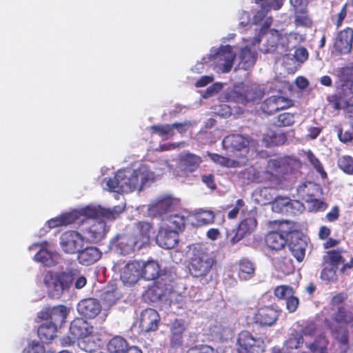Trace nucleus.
<instances>
[{
	"instance_id": "19",
	"label": "nucleus",
	"mask_w": 353,
	"mask_h": 353,
	"mask_svg": "<svg viewBox=\"0 0 353 353\" xmlns=\"http://www.w3.org/2000/svg\"><path fill=\"white\" fill-rule=\"evenodd\" d=\"M177 203L178 201L176 199L170 196H161L149 205V212L152 216L161 215L171 210Z\"/></svg>"
},
{
	"instance_id": "7",
	"label": "nucleus",
	"mask_w": 353,
	"mask_h": 353,
	"mask_svg": "<svg viewBox=\"0 0 353 353\" xmlns=\"http://www.w3.org/2000/svg\"><path fill=\"white\" fill-rule=\"evenodd\" d=\"M283 160L270 159L267 165L266 170H257L251 168L248 171V179L256 182L270 181L272 185H276L283 173Z\"/></svg>"
},
{
	"instance_id": "51",
	"label": "nucleus",
	"mask_w": 353,
	"mask_h": 353,
	"mask_svg": "<svg viewBox=\"0 0 353 353\" xmlns=\"http://www.w3.org/2000/svg\"><path fill=\"white\" fill-rule=\"evenodd\" d=\"M339 168L348 174H353V159L349 156H343L339 159Z\"/></svg>"
},
{
	"instance_id": "47",
	"label": "nucleus",
	"mask_w": 353,
	"mask_h": 353,
	"mask_svg": "<svg viewBox=\"0 0 353 353\" xmlns=\"http://www.w3.org/2000/svg\"><path fill=\"white\" fill-rule=\"evenodd\" d=\"M323 262L330 266H334L338 268L339 263L343 262L341 252L338 250L329 251L323 256Z\"/></svg>"
},
{
	"instance_id": "29",
	"label": "nucleus",
	"mask_w": 353,
	"mask_h": 353,
	"mask_svg": "<svg viewBox=\"0 0 353 353\" xmlns=\"http://www.w3.org/2000/svg\"><path fill=\"white\" fill-rule=\"evenodd\" d=\"M335 75L341 81L342 90L345 89L350 94H353V67L338 68L334 71Z\"/></svg>"
},
{
	"instance_id": "6",
	"label": "nucleus",
	"mask_w": 353,
	"mask_h": 353,
	"mask_svg": "<svg viewBox=\"0 0 353 353\" xmlns=\"http://www.w3.org/2000/svg\"><path fill=\"white\" fill-rule=\"evenodd\" d=\"M236 54L234 48L230 45L213 48L208 57H204V63L212 62L214 69L222 73L230 72L234 65Z\"/></svg>"
},
{
	"instance_id": "53",
	"label": "nucleus",
	"mask_w": 353,
	"mask_h": 353,
	"mask_svg": "<svg viewBox=\"0 0 353 353\" xmlns=\"http://www.w3.org/2000/svg\"><path fill=\"white\" fill-rule=\"evenodd\" d=\"M276 97L273 96L267 99L262 104L261 109L263 112L272 114L277 111Z\"/></svg>"
},
{
	"instance_id": "5",
	"label": "nucleus",
	"mask_w": 353,
	"mask_h": 353,
	"mask_svg": "<svg viewBox=\"0 0 353 353\" xmlns=\"http://www.w3.org/2000/svg\"><path fill=\"white\" fill-rule=\"evenodd\" d=\"M352 325L353 313L339 307L338 312L334 316L329 326L341 345V353H345L347 350V329L348 326Z\"/></svg>"
},
{
	"instance_id": "55",
	"label": "nucleus",
	"mask_w": 353,
	"mask_h": 353,
	"mask_svg": "<svg viewBox=\"0 0 353 353\" xmlns=\"http://www.w3.org/2000/svg\"><path fill=\"white\" fill-rule=\"evenodd\" d=\"M294 294L292 288L288 285H280L275 288L274 295L280 299H287L291 295Z\"/></svg>"
},
{
	"instance_id": "46",
	"label": "nucleus",
	"mask_w": 353,
	"mask_h": 353,
	"mask_svg": "<svg viewBox=\"0 0 353 353\" xmlns=\"http://www.w3.org/2000/svg\"><path fill=\"white\" fill-rule=\"evenodd\" d=\"M343 96L338 102V105L343 109L350 117L353 118V94H350L345 89L343 90Z\"/></svg>"
},
{
	"instance_id": "39",
	"label": "nucleus",
	"mask_w": 353,
	"mask_h": 353,
	"mask_svg": "<svg viewBox=\"0 0 353 353\" xmlns=\"http://www.w3.org/2000/svg\"><path fill=\"white\" fill-rule=\"evenodd\" d=\"M57 326L48 321L42 323L38 328V336L44 343H48L55 336Z\"/></svg>"
},
{
	"instance_id": "52",
	"label": "nucleus",
	"mask_w": 353,
	"mask_h": 353,
	"mask_svg": "<svg viewBox=\"0 0 353 353\" xmlns=\"http://www.w3.org/2000/svg\"><path fill=\"white\" fill-rule=\"evenodd\" d=\"M338 268L334 266H330L328 264H325L323 262V268L321 274V278L323 280L331 281L336 279V272Z\"/></svg>"
},
{
	"instance_id": "45",
	"label": "nucleus",
	"mask_w": 353,
	"mask_h": 353,
	"mask_svg": "<svg viewBox=\"0 0 353 353\" xmlns=\"http://www.w3.org/2000/svg\"><path fill=\"white\" fill-rule=\"evenodd\" d=\"M152 132L159 135L163 140L170 139L174 135V126L170 124L155 125L150 127Z\"/></svg>"
},
{
	"instance_id": "13",
	"label": "nucleus",
	"mask_w": 353,
	"mask_h": 353,
	"mask_svg": "<svg viewBox=\"0 0 353 353\" xmlns=\"http://www.w3.org/2000/svg\"><path fill=\"white\" fill-rule=\"evenodd\" d=\"M48 247V243L46 241H43L32 244L29 247V250H32L39 248V251L34 256V260L46 266H54L58 263L60 254L57 252L50 251Z\"/></svg>"
},
{
	"instance_id": "56",
	"label": "nucleus",
	"mask_w": 353,
	"mask_h": 353,
	"mask_svg": "<svg viewBox=\"0 0 353 353\" xmlns=\"http://www.w3.org/2000/svg\"><path fill=\"white\" fill-rule=\"evenodd\" d=\"M187 353H219V351L208 345H199L190 347Z\"/></svg>"
},
{
	"instance_id": "34",
	"label": "nucleus",
	"mask_w": 353,
	"mask_h": 353,
	"mask_svg": "<svg viewBox=\"0 0 353 353\" xmlns=\"http://www.w3.org/2000/svg\"><path fill=\"white\" fill-rule=\"evenodd\" d=\"M238 276L242 281H248L254 276V264L245 259H241L238 263Z\"/></svg>"
},
{
	"instance_id": "60",
	"label": "nucleus",
	"mask_w": 353,
	"mask_h": 353,
	"mask_svg": "<svg viewBox=\"0 0 353 353\" xmlns=\"http://www.w3.org/2000/svg\"><path fill=\"white\" fill-rule=\"evenodd\" d=\"M294 56L297 61L303 63L307 59L308 53L305 48H299L295 50Z\"/></svg>"
},
{
	"instance_id": "22",
	"label": "nucleus",
	"mask_w": 353,
	"mask_h": 353,
	"mask_svg": "<svg viewBox=\"0 0 353 353\" xmlns=\"http://www.w3.org/2000/svg\"><path fill=\"white\" fill-rule=\"evenodd\" d=\"M79 313L88 319L96 317L101 310V306L98 300L86 299L81 301L77 305Z\"/></svg>"
},
{
	"instance_id": "44",
	"label": "nucleus",
	"mask_w": 353,
	"mask_h": 353,
	"mask_svg": "<svg viewBox=\"0 0 353 353\" xmlns=\"http://www.w3.org/2000/svg\"><path fill=\"white\" fill-rule=\"evenodd\" d=\"M185 330L181 321L175 320L171 327V343L174 345H180L182 343V334Z\"/></svg>"
},
{
	"instance_id": "9",
	"label": "nucleus",
	"mask_w": 353,
	"mask_h": 353,
	"mask_svg": "<svg viewBox=\"0 0 353 353\" xmlns=\"http://www.w3.org/2000/svg\"><path fill=\"white\" fill-rule=\"evenodd\" d=\"M267 43L263 50L265 52H276L280 54L285 53L294 47L292 34L281 35L277 30H271L265 33Z\"/></svg>"
},
{
	"instance_id": "35",
	"label": "nucleus",
	"mask_w": 353,
	"mask_h": 353,
	"mask_svg": "<svg viewBox=\"0 0 353 353\" xmlns=\"http://www.w3.org/2000/svg\"><path fill=\"white\" fill-rule=\"evenodd\" d=\"M285 141V133L281 130L274 131L270 129L267 130L263 138V141L266 146L283 145Z\"/></svg>"
},
{
	"instance_id": "26",
	"label": "nucleus",
	"mask_w": 353,
	"mask_h": 353,
	"mask_svg": "<svg viewBox=\"0 0 353 353\" xmlns=\"http://www.w3.org/2000/svg\"><path fill=\"white\" fill-rule=\"evenodd\" d=\"M101 255L102 252L97 247L84 246L77 254V260L83 265H90L98 261Z\"/></svg>"
},
{
	"instance_id": "3",
	"label": "nucleus",
	"mask_w": 353,
	"mask_h": 353,
	"mask_svg": "<svg viewBox=\"0 0 353 353\" xmlns=\"http://www.w3.org/2000/svg\"><path fill=\"white\" fill-rule=\"evenodd\" d=\"M43 281L49 296L55 299L68 292L73 281L77 289L83 288L87 283L86 278L80 275L78 269L75 268L67 269L61 272H48Z\"/></svg>"
},
{
	"instance_id": "17",
	"label": "nucleus",
	"mask_w": 353,
	"mask_h": 353,
	"mask_svg": "<svg viewBox=\"0 0 353 353\" xmlns=\"http://www.w3.org/2000/svg\"><path fill=\"white\" fill-rule=\"evenodd\" d=\"M260 41V36L256 37L251 42L247 41L245 46L241 49L239 57L240 59L239 67L242 69L248 70L254 65L256 57L253 47Z\"/></svg>"
},
{
	"instance_id": "33",
	"label": "nucleus",
	"mask_w": 353,
	"mask_h": 353,
	"mask_svg": "<svg viewBox=\"0 0 353 353\" xmlns=\"http://www.w3.org/2000/svg\"><path fill=\"white\" fill-rule=\"evenodd\" d=\"M152 232V227L149 223L139 222L137 224L134 236L138 241L139 249L149 242Z\"/></svg>"
},
{
	"instance_id": "28",
	"label": "nucleus",
	"mask_w": 353,
	"mask_h": 353,
	"mask_svg": "<svg viewBox=\"0 0 353 353\" xmlns=\"http://www.w3.org/2000/svg\"><path fill=\"white\" fill-rule=\"evenodd\" d=\"M108 231L103 221H95L86 230L88 242L96 243L101 241Z\"/></svg>"
},
{
	"instance_id": "61",
	"label": "nucleus",
	"mask_w": 353,
	"mask_h": 353,
	"mask_svg": "<svg viewBox=\"0 0 353 353\" xmlns=\"http://www.w3.org/2000/svg\"><path fill=\"white\" fill-rule=\"evenodd\" d=\"M276 108L277 111L279 110L288 108L292 105V101L283 97L276 96Z\"/></svg>"
},
{
	"instance_id": "57",
	"label": "nucleus",
	"mask_w": 353,
	"mask_h": 353,
	"mask_svg": "<svg viewBox=\"0 0 353 353\" xmlns=\"http://www.w3.org/2000/svg\"><path fill=\"white\" fill-rule=\"evenodd\" d=\"M294 122V114L290 112H284L278 116V123L280 126H289Z\"/></svg>"
},
{
	"instance_id": "59",
	"label": "nucleus",
	"mask_w": 353,
	"mask_h": 353,
	"mask_svg": "<svg viewBox=\"0 0 353 353\" xmlns=\"http://www.w3.org/2000/svg\"><path fill=\"white\" fill-rule=\"evenodd\" d=\"M299 301L294 294L286 299V308L290 312H294L297 309Z\"/></svg>"
},
{
	"instance_id": "24",
	"label": "nucleus",
	"mask_w": 353,
	"mask_h": 353,
	"mask_svg": "<svg viewBox=\"0 0 353 353\" xmlns=\"http://www.w3.org/2000/svg\"><path fill=\"white\" fill-rule=\"evenodd\" d=\"M223 147L230 152L241 151L246 150L250 142L247 137L240 134H232L227 136L223 140Z\"/></svg>"
},
{
	"instance_id": "10",
	"label": "nucleus",
	"mask_w": 353,
	"mask_h": 353,
	"mask_svg": "<svg viewBox=\"0 0 353 353\" xmlns=\"http://www.w3.org/2000/svg\"><path fill=\"white\" fill-rule=\"evenodd\" d=\"M88 239L76 230H68L61 234L59 237V245L61 250L66 254H77Z\"/></svg>"
},
{
	"instance_id": "30",
	"label": "nucleus",
	"mask_w": 353,
	"mask_h": 353,
	"mask_svg": "<svg viewBox=\"0 0 353 353\" xmlns=\"http://www.w3.org/2000/svg\"><path fill=\"white\" fill-rule=\"evenodd\" d=\"M278 312L271 307L260 308L255 316V321L261 325L271 326L277 320Z\"/></svg>"
},
{
	"instance_id": "58",
	"label": "nucleus",
	"mask_w": 353,
	"mask_h": 353,
	"mask_svg": "<svg viewBox=\"0 0 353 353\" xmlns=\"http://www.w3.org/2000/svg\"><path fill=\"white\" fill-rule=\"evenodd\" d=\"M23 353H45V350L39 342L32 341L24 349Z\"/></svg>"
},
{
	"instance_id": "40",
	"label": "nucleus",
	"mask_w": 353,
	"mask_h": 353,
	"mask_svg": "<svg viewBox=\"0 0 353 353\" xmlns=\"http://www.w3.org/2000/svg\"><path fill=\"white\" fill-rule=\"evenodd\" d=\"M128 344L121 336H116L112 338L107 345L110 353H125Z\"/></svg>"
},
{
	"instance_id": "54",
	"label": "nucleus",
	"mask_w": 353,
	"mask_h": 353,
	"mask_svg": "<svg viewBox=\"0 0 353 353\" xmlns=\"http://www.w3.org/2000/svg\"><path fill=\"white\" fill-rule=\"evenodd\" d=\"M295 23L299 26H310L312 23V21L309 17L307 15L305 12V10L303 11H297L295 10Z\"/></svg>"
},
{
	"instance_id": "11",
	"label": "nucleus",
	"mask_w": 353,
	"mask_h": 353,
	"mask_svg": "<svg viewBox=\"0 0 353 353\" xmlns=\"http://www.w3.org/2000/svg\"><path fill=\"white\" fill-rule=\"evenodd\" d=\"M238 353H263L265 345L263 339L254 336L248 331H242L237 339Z\"/></svg>"
},
{
	"instance_id": "49",
	"label": "nucleus",
	"mask_w": 353,
	"mask_h": 353,
	"mask_svg": "<svg viewBox=\"0 0 353 353\" xmlns=\"http://www.w3.org/2000/svg\"><path fill=\"white\" fill-rule=\"evenodd\" d=\"M210 159L214 163L228 168H234L238 165V162L221 155L208 153Z\"/></svg>"
},
{
	"instance_id": "14",
	"label": "nucleus",
	"mask_w": 353,
	"mask_h": 353,
	"mask_svg": "<svg viewBox=\"0 0 353 353\" xmlns=\"http://www.w3.org/2000/svg\"><path fill=\"white\" fill-rule=\"evenodd\" d=\"M263 94V90L256 84L250 85L241 84L235 86L233 90L234 97H236V100L241 103L254 101L257 99H260Z\"/></svg>"
},
{
	"instance_id": "42",
	"label": "nucleus",
	"mask_w": 353,
	"mask_h": 353,
	"mask_svg": "<svg viewBox=\"0 0 353 353\" xmlns=\"http://www.w3.org/2000/svg\"><path fill=\"white\" fill-rule=\"evenodd\" d=\"M306 247L305 241L301 239H297L296 242L292 241L289 245L290 252L299 262L303 260Z\"/></svg>"
},
{
	"instance_id": "23",
	"label": "nucleus",
	"mask_w": 353,
	"mask_h": 353,
	"mask_svg": "<svg viewBox=\"0 0 353 353\" xmlns=\"http://www.w3.org/2000/svg\"><path fill=\"white\" fill-rule=\"evenodd\" d=\"M353 41V30L347 28L341 31L335 40L334 47L336 51L341 54L348 53L352 48Z\"/></svg>"
},
{
	"instance_id": "25",
	"label": "nucleus",
	"mask_w": 353,
	"mask_h": 353,
	"mask_svg": "<svg viewBox=\"0 0 353 353\" xmlns=\"http://www.w3.org/2000/svg\"><path fill=\"white\" fill-rule=\"evenodd\" d=\"M157 243L165 249H172L177 243L178 233L170 231L167 227L161 225L156 237Z\"/></svg>"
},
{
	"instance_id": "50",
	"label": "nucleus",
	"mask_w": 353,
	"mask_h": 353,
	"mask_svg": "<svg viewBox=\"0 0 353 353\" xmlns=\"http://www.w3.org/2000/svg\"><path fill=\"white\" fill-rule=\"evenodd\" d=\"M307 161L310 165L318 172L323 179L327 176V174L325 172L319 160L314 155L311 151H308L305 153Z\"/></svg>"
},
{
	"instance_id": "2",
	"label": "nucleus",
	"mask_w": 353,
	"mask_h": 353,
	"mask_svg": "<svg viewBox=\"0 0 353 353\" xmlns=\"http://www.w3.org/2000/svg\"><path fill=\"white\" fill-rule=\"evenodd\" d=\"M123 210L124 205H123L114 206L112 208H105L100 205H90L51 219L47 222V224L50 229L68 225L80 219L81 216L94 219L103 218L112 221L115 219Z\"/></svg>"
},
{
	"instance_id": "64",
	"label": "nucleus",
	"mask_w": 353,
	"mask_h": 353,
	"mask_svg": "<svg viewBox=\"0 0 353 353\" xmlns=\"http://www.w3.org/2000/svg\"><path fill=\"white\" fill-rule=\"evenodd\" d=\"M244 206V202L241 199H239L236 201V205L234 208L229 211L228 212V217L230 219H234L236 218L239 212L242 210V208Z\"/></svg>"
},
{
	"instance_id": "32",
	"label": "nucleus",
	"mask_w": 353,
	"mask_h": 353,
	"mask_svg": "<svg viewBox=\"0 0 353 353\" xmlns=\"http://www.w3.org/2000/svg\"><path fill=\"white\" fill-rule=\"evenodd\" d=\"M232 330L225 325L221 323H216L209 329V335L212 340L216 341H228L232 337Z\"/></svg>"
},
{
	"instance_id": "18",
	"label": "nucleus",
	"mask_w": 353,
	"mask_h": 353,
	"mask_svg": "<svg viewBox=\"0 0 353 353\" xmlns=\"http://www.w3.org/2000/svg\"><path fill=\"white\" fill-rule=\"evenodd\" d=\"M68 315V309L63 305H57L53 307H47L39 313V317L54 325L62 324Z\"/></svg>"
},
{
	"instance_id": "63",
	"label": "nucleus",
	"mask_w": 353,
	"mask_h": 353,
	"mask_svg": "<svg viewBox=\"0 0 353 353\" xmlns=\"http://www.w3.org/2000/svg\"><path fill=\"white\" fill-rule=\"evenodd\" d=\"M223 87L222 83H215L212 85L208 87L205 91V92L203 94V97L204 98H208L212 95H213L215 93H217L219 91L221 90Z\"/></svg>"
},
{
	"instance_id": "37",
	"label": "nucleus",
	"mask_w": 353,
	"mask_h": 353,
	"mask_svg": "<svg viewBox=\"0 0 353 353\" xmlns=\"http://www.w3.org/2000/svg\"><path fill=\"white\" fill-rule=\"evenodd\" d=\"M306 347L309 350L308 353H327L328 341L324 336L320 335L313 342L307 343ZM301 353H307L303 352Z\"/></svg>"
},
{
	"instance_id": "38",
	"label": "nucleus",
	"mask_w": 353,
	"mask_h": 353,
	"mask_svg": "<svg viewBox=\"0 0 353 353\" xmlns=\"http://www.w3.org/2000/svg\"><path fill=\"white\" fill-rule=\"evenodd\" d=\"M143 264L141 268V277L146 280H153L158 277L160 272L159 264L154 261H149L146 263L141 261Z\"/></svg>"
},
{
	"instance_id": "4",
	"label": "nucleus",
	"mask_w": 353,
	"mask_h": 353,
	"mask_svg": "<svg viewBox=\"0 0 353 353\" xmlns=\"http://www.w3.org/2000/svg\"><path fill=\"white\" fill-rule=\"evenodd\" d=\"M92 327L81 318L75 319L70 323V334L63 337L61 343L63 345H70L79 340L78 346L87 352H94L101 345V341L94 335H91Z\"/></svg>"
},
{
	"instance_id": "43",
	"label": "nucleus",
	"mask_w": 353,
	"mask_h": 353,
	"mask_svg": "<svg viewBox=\"0 0 353 353\" xmlns=\"http://www.w3.org/2000/svg\"><path fill=\"white\" fill-rule=\"evenodd\" d=\"M185 225V220L183 216L174 214L170 216L164 222L162 225L167 227L170 231H174L178 233Z\"/></svg>"
},
{
	"instance_id": "36",
	"label": "nucleus",
	"mask_w": 353,
	"mask_h": 353,
	"mask_svg": "<svg viewBox=\"0 0 353 353\" xmlns=\"http://www.w3.org/2000/svg\"><path fill=\"white\" fill-rule=\"evenodd\" d=\"M265 243L269 248L279 250L285 245L286 238L279 232H271L266 235Z\"/></svg>"
},
{
	"instance_id": "1",
	"label": "nucleus",
	"mask_w": 353,
	"mask_h": 353,
	"mask_svg": "<svg viewBox=\"0 0 353 353\" xmlns=\"http://www.w3.org/2000/svg\"><path fill=\"white\" fill-rule=\"evenodd\" d=\"M170 166L167 161L161 164L159 170L152 171L145 164L136 168L119 170L113 177L105 178L102 182L104 189L116 192L129 193L142 191L154 182L157 176L163 174Z\"/></svg>"
},
{
	"instance_id": "31",
	"label": "nucleus",
	"mask_w": 353,
	"mask_h": 353,
	"mask_svg": "<svg viewBox=\"0 0 353 353\" xmlns=\"http://www.w3.org/2000/svg\"><path fill=\"white\" fill-rule=\"evenodd\" d=\"M257 225V221L254 217L250 216L243 219L239 225L236 235L231 239L234 244L245 235L254 232Z\"/></svg>"
},
{
	"instance_id": "41",
	"label": "nucleus",
	"mask_w": 353,
	"mask_h": 353,
	"mask_svg": "<svg viewBox=\"0 0 353 353\" xmlns=\"http://www.w3.org/2000/svg\"><path fill=\"white\" fill-rule=\"evenodd\" d=\"M192 218L195 220L193 223L196 226L209 225L214 221V214L212 211L200 210L196 212Z\"/></svg>"
},
{
	"instance_id": "12",
	"label": "nucleus",
	"mask_w": 353,
	"mask_h": 353,
	"mask_svg": "<svg viewBox=\"0 0 353 353\" xmlns=\"http://www.w3.org/2000/svg\"><path fill=\"white\" fill-rule=\"evenodd\" d=\"M213 264L214 259L208 253L196 248L190 261V274L195 277L204 276L209 273Z\"/></svg>"
},
{
	"instance_id": "27",
	"label": "nucleus",
	"mask_w": 353,
	"mask_h": 353,
	"mask_svg": "<svg viewBox=\"0 0 353 353\" xmlns=\"http://www.w3.org/2000/svg\"><path fill=\"white\" fill-rule=\"evenodd\" d=\"M303 206L296 201H291L288 198L279 197L272 203V210L277 213H295L292 210L297 209L301 212Z\"/></svg>"
},
{
	"instance_id": "21",
	"label": "nucleus",
	"mask_w": 353,
	"mask_h": 353,
	"mask_svg": "<svg viewBox=\"0 0 353 353\" xmlns=\"http://www.w3.org/2000/svg\"><path fill=\"white\" fill-rule=\"evenodd\" d=\"M159 322L158 312L152 308L143 310L141 314L140 327L145 332L157 330Z\"/></svg>"
},
{
	"instance_id": "8",
	"label": "nucleus",
	"mask_w": 353,
	"mask_h": 353,
	"mask_svg": "<svg viewBox=\"0 0 353 353\" xmlns=\"http://www.w3.org/2000/svg\"><path fill=\"white\" fill-rule=\"evenodd\" d=\"M296 191L299 196L305 201L310 211L323 210L325 208V204L319 199L322 190L319 184L305 181L298 186Z\"/></svg>"
},
{
	"instance_id": "16",
	"label": "nucleus",
	"mask_w": 353,
	"mask_h": 353,
	"mask_svg": "<svg viewBox=\"0 0 353 353\" xmlns=\"http://www.w3.org/2000/svg\"><path fill=\"white\" fill-rule=\"evenodd\" d=\"M136 247L138 248V241L130 234L119 235L110 241V248L121 254H130Z\"/></svg>"
},
{
	"instance_id": "62",
	"label": "nucleus",
	"mask_w": 353,
	"mask_h": 353,
	"mask_svg": "<svg viewBox=\"0 0 353 353\" xmlns=\"http://www.w3.org/2000/svg\"><path fill=\"white\" fill-rule=\"evenodd\" d=\"M194 123L190 121H185L182 123H173L174 131L176 130L179 133L185 132L190 128H191Z\"/></svg>"
},
{
	"instance_id": "15",
	"label": "nucleus",
	"mask_w": 353,
	"mask_h": 353,
	"mask_svg": "<svg viewBox=\"0 0 353 353\" xmlns=\"http://www.w3.org/2000/svg\"><path fill=\"white\" fill-rule=\"evenodd\" d=\"M142 268L143 264L141 261H134L127 263L120 269L121 280L128 285L136 283L141 277Z\"/></svg>"
},
{
	"instance_id": "48",
	"label": "nucleus",
	"mask_w": 353,
	"mask_h": 353,
	"mask_svg": "<svg viewBox=\"0 0 353 353\" xmlns=\"http://www.w3.org/2000/svg\"><path fill=\"white\" fill-rule=\"evenodd\" d=\"M102 298L108 305H112L121 298V293L117 288L111 285L103 294Z\"/></svg>"
},
{
	"instance_id": "20",
	"label": "nucleus",
	"mask_w": 353,
	"mask_h": 353,
	"mask_svg": "<svg viewBox=\"0 0 353 353\" xmlns=\"http://www.w3.org/2000/svg\"><path fill=\"white\" fill-rule=\"evenodd\" d=\"M201 163V159L200 157L192 153L185 154L179 159L178 168L180 170L181 173L178 174L179 176H185L188 173L194 172L199 168Z\"/></svg>"
}]
</instances>
